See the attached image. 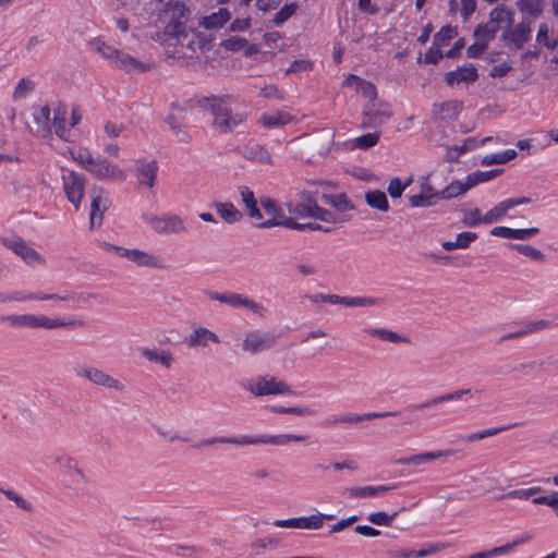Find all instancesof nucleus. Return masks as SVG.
<instances>
[{
    "mask_svg": "<svg viewBox=\"0 0 558 558\" xmlns=\"http://www.w3.org/2000/svg\"><path fill=\"white\" fill-rule=\"evenodd\" d=\"M308 439L307 435H294V434H281V435H243V436H218L202 439L193 445V448L201 449L203 447L211 446L215 444H231L236 446H248V445H274L283 446L290 441H305Z\"/></svg>",
    "mask_w": 558,
    "mask_h": 558,
    "instance_id": "1",
    "label": "nucleus"
},
{
    "mask_svg": "<svg viewBox=\"0 0 558 558\" xmlns=\"http://www.w3.org/2000/svg\"><path fill=\"white\" fill-rule=\"evenodd\" d=\"M1 323H8L11 327L46 328L53 329L60 327H85L83 319L50 318L45 315L34 314H11L0 315Z\"/></svg>",
    "mask_w": 558,
    "mask_h": 558,
    "instance_id": "2",
    "label": "nucleus"
},
{
    "mask_svg": "<svg viewBox=\"0 0 558 558\" xmlns=\"http://www.w3.org/2000/svg\"><path fill=\"white\" fill-rule=\"evenodd\" d=\"M317 191L304 190L299 194L300 203H284L287 211L298 218H313L319 221H332L331 211L317 204Z\"/></svg>",
    "mask_w": 558,
    "mask_h": 558,
    "instance_id": "3",
    "label": "nucleus"
},
{
    "mask_svg": "<svg viewBox=\"0 0 558 558\" xmlns=\"http://www.w3.org/2000/svg\"><path fill=\"white\" fill-rule=\"evenodd\" d=\"M241 386L255 397L276 395H299L291 386L276 377L257 376L255 379L241 383Z\"/></svg>",
    "mask_w": 558,
    "mask_h": 558,
    "instance_id": "4",
    "label": "nucleus"
},
{
    "mask_svg": "<svg viewBox=\"0 0 558 558\" xmlns=\"http://www.w3.org/2000/svg\"><path fill=\"white\" fill-rule=\"evenodd\" d=\"M259 205L264 211L270 216V218L266 220L263 218L258 222L254 223L255 228L271 229L275 227H282L289 229L293 217L292 215L287 216L282 206L276 199L268 196H263L259 198Z\"/></svg>",
    "mask_w": 558,
    "mask_h": 558,
    "instance_id": "5",
    "label": "nucleus"
},
{
    "mask_svg": "<svg viewBox=\"0 0 558 558\" xmlns=\"http://www.w3.org/2000/svg\"><path fill=\"white\" fill-rule=\"evenodd\" d=\"M232 99V96L229 94L226 95H210L201 97L197 100V105L199 108L207 110L213 116V128L220 132L219 122L222 119H227L229 114L230 106L228 101Z\"/></svg>",
    "mask_w": 558,
    "mask_h": 558,
    "instance_id": "6",
    "label": "nucleus"
},
{
    "mask_svg": "<svg viewBox=\"0 0 558 558\" xmlns=\"http://www.w3.org/2000/svg\"><path fill=\"white\" fill-rule=\"evenodd\" d=\"M333 513H314L304 517H294L289 519H277L272 524L277 527L318 530L324 525V521L335 520Z\"/></svg>",
    "mask_w": 558,
    "mask_h": 558,
    "instance_id": "7",
    "label": "nucleus"
},
{
    "mask_svg": "<svg viewBox=\"0 0 558 558\" xmlns=\"http://www.w3.org/2000/svg\"><path fill=\"white\" fill-rule=\"evenodd\" d=\"M90 198L89 228L93 230L96 221L97 227L102 225L104 214L111 206V201L108 197L107 191L98 185H94L90 189Z\"/></svg>",
    "mask_w": 558,
    "mask_h": 558,
    "instance_id": "8",
    "label": "nucleus"
},
{
    "mask_svg": "<svg viewBox=\"0 0 558 558\" xmlns=\"http://www.w3.org/2000/svg\"><path fill=\"white\" fill-rule=\"evenodd\" d=\"M74 372L76 376L83 377L95 385L114 389L118 391L124 389V385L120 380L93 366L86 364L78 365L74 367Z\"/></svg>",
    "mask_w": 558,
    "mask_h": 558,
    "instance_id": "9",
    "label": "nucleus"
},
{
    "mask_svg": "<svg viewBox=\"0 0 558 558\" xmlns=\"http://www.w3.org/2000/svg\"><path fill=\"white\" fill-rule=\"evenodd\" d=\"M277 338L278 336L272 332L253 330L245 336L242 349L256 354L272 348L277 342Z\"/></svg>",
    "mask_w": 558,
    "mask_h": 558,
    "instance_id": "10",
    "label": "nucleus"
},
{
    "mask_svg": "<svg viewBox=\"0 0 558 558\" xmlns=\"http://www.w3.org/2000/svg\"><path fill=\"white\" fill-rule=\"evenodd\" d=\"M0 241L3 246L12 250L17 256H20L26 264L31 266L45 263L43 256L36 250L28 246L25 240L21 236H16L13 240L1 238Z\"/></svg>",
    "mask_w": 558,
    "mask_h": 558,
    "instance_id": "11",
    "label": "nucleus"
},
{
    "mask_svg": "<svg viewBox=\"0 0 558 558\" xmlns=\"http://www.w3.org/2000/svg\"><path fill=\"white\" fill-rule=\"evenodd\" d=\"M86 171L99 180L114 179L124 181L126 179L125 172L105 157L94 158L90 166L86 167Z\"/></svg>",
    "mask_w": 558,
    "mask_h": 558,
    "instance_id": "12",
    "label": "nucleus"
},
{
    "mask_svg": "<svg viewBox=\"0 0 558 558\" xmlns=\"http://www.w3.org/2000/svg\"><path fill=\"white\" fill-rule=\"evenodd\" d=\"M63 190L66 196V199L76 208H80L82 198L84 196L85 190V178L84 175L75 172L69 171L66 175H63Z\"/></svg>",
    "mask_w": 558,
    "mask_h": 558,
    "instance_id": "13",
    "label": "nucleus"
},
{
    "mask_svg": "<svg viewBox=\"0 0 558 558\" xmlns=\"http://www.w3.org/2000/svg\"><path fill=\"white\" fill-rule=\"evenodd\" d=\"M142 218L158 233H180L185 230L182 219L177 215L157 217L143 213Z\"/></svg>",
    "mask_w": 558,
    "mask_h": 558,
    "instance_id": "14",
    "label": "nucleus"
},
{
    "mask_svg": "<svg viewBox=\"0 0 558 558\" xmlns=\"http://www.w3.org/2000/svg\"><path fill=\"white\" fill-rule=\"evenodd\" d=\"M478 71L474 63H464L457 66L454 70L448 71L444 74V81L447 86L453 87L461 83L473 84L478 80Z\"/></svg>",
    "mask_w": 558,
    "mask_h": 558,
    "instance_id": "15",
    "label": "nucleus"
},
{
    "mask_svg": "<svg viewBox=\"0 0 558 558\" xmlns=\"http://www.w3.org/2000/svg\"><path fill=\"white\" fill-rule=\"evenodd\" d=\"M448 545L445 543H428L425 544L421 549H388L387 555L389 558H424L429 555H434L445 549Z\"/></svg>",
    "mask_w": 558,
    "mask_h": 558,
    "instance_id": "16",
    "label": "nucleus"
},
{
    "mask_svg": "<svg viewBox=\"0 0 558 558\" xmlns=\"http://www.w3.org/2000/svg\"><path fill=\"white\" fill-rule=\"evenodd\" d=\"M531 26L530 22L524 21L517 24L514 28L505 29L501 34V40L512 44L515 49H521L530 39Z\"/></svg>",
    "mask_w": 558,
    "mask_h": 558,
    "instance_id": "17",
    "label": "nucleus"
},
{
    "mask_svg": "<svg viewBox=\"0 0 558 558\" xmlns=\"http://www.w3.org/2000/svg\"><path fill=\"white\" fill-rule=\"evenodd\" d=\"M239 192L246 216L257 221L262 220L264 216L260 210L259 201L256 199L254 192L248 186H240Z\"/></svg>",
    "mask_w": 558,
    "mask_h": 558,
    "instance_id": "18",
    "label": "nucleus"
},
{
    "mask_svg": "<svg viewBox=\"0 0 558 558\" xmlns=\"http://www.w3.org/2000/svg\"><path fill=\"white\" fill-rule=\"evenodd\" d=\"M230 11L227 8H219L217 12L202 16L198 24L205 29H220L230 21Z\"/></svg>",
    "mask_w": 558,
    "mask_h": 558,
    "instance_id": "19",
    "label": "nucleus"
},
{
    "mask_svg": "<svg viewBox=\"0 0 558 558\" xmlns=\"http://www.w3.org/2000/svg\"><path fill=\"white\" fill-rule=\"evenodd\" d=\"M136 170L142 177L140 184L146 185L147 187L155 185L158 172V162L156 160L145 161L144 159H138L136 161Z\"/></svg>",
    "mask_w": 558,
    "mask_h": 558,
    "instance_id": "20",
    "label": "nucleus"
},
{
    "mask_svg": "<svg viewBox=\"0 0 558 558\" xmlns=\"http://www.w3.org/2000/svg\"><path fill=\"white\" fill-rule=\"evenodd\" d=\"M208 341L219 343L220 339L217 333L205 327L194 329L186 339V343L190 348L206 347Z\"/></svg>",
    "mask_w": 558,
    "mask_h": 558,
    "instance_id": "21",
    "label": "nucleus"
},
{
    "mask_svg": "<svg viewBox=\"0 0 558 558\" xmlns=\"http://www.w3.org/2000/svg\"><path fill=\"white\" fill-rule=\"evenodd\" d=\"M322 201L335 208L340 213H345L355 209V205L352 203L351 198L345 193L339 194H323Z\"/></svg>",
    "mask_w": 558,
    "mask_h": 558,
    "instance_id": "22",
    "label": "nucleus"
},
{
    "mask_svg": "<svg viewBox=\"0 0 558 558\" xmlns=\"http://www.w3.org/2000/svg\"><path fill=\"white\" fill-rule=\"evenodd\" d=\"M364 199L366 205L381 213H387L390 208L387 195L381 190H369L365 192Z\"/></svg>",
    "mask_w": 558,
    "mask_h": 558,
    "instance_id": "23",
    "label": "nucleus"
},
{
    "mask_svg": "<svg viewBox=\"0 0 558 558\" xmlns=\"http://www.w3.org/2000/svg\"><path fill=\"white\" fill-rule=\"evenodd\" d=\"M241 154L247 160L271 163L270 153L260 144L245 145L241 149Z\"/></svg>",
    "mask_w": 558,
    "mask_h": 558,
    "instance_id": "24",
    "label": "nucleus"
},
{
    "mask_svg": "<svg viewBox=\"0 0 558 558\" xmlns=\"http://www.w3.org/2000/svg\"><path fill=\"white\" fill-rule=\"evenodd\" d=\"M214 207L226 223L233 225L243 218V214L230 202H216Z\"/></svg>",
    "mask_w": 558,
    "mask_h": 558,
    "instance_id": "25",
    "label": "nucleus"
},
{
    "mask_svg": "<svg viewBox=\"0 0 558 558\" xmlns=\"http://www.w3.org/2000/svg\"><path fill=\"white\" fill-rule=\"evenodd\" d=\"M434 111L439 113H444L440 117L441 120H451L456 121L463 108V102L460 100H448L441 104H434Z\"/></svg>",
    "mask_w": 558,
    "mask_h": 558,
    "instance_id": "26",
    "label": "nucleus"
},
{
    "mask_svg": "<svg viewBox=\"0 0 558 558\" xmlns=\"http://www.w3.org/2000/svg\"><path fill=\"white\" fill-rule=\"evenodd\" d=\"M68 107L65 104L60 102L54 109L53 126L56 135L63 141H68L66 135L69 130L65 128Z\"/></svg>",
    "mask_w": 558,
    "mask_h": 558,
    "instance_id": "27",
    "label": "nucleus"
},
{
    "mask_svg": "<svg viewBox=\"0 0 558 558\" xmlns=\"http://www.w3.org/2000/svg\"><path fill=\"white\" fill-rule=\"evenodd\" d=\"M293 117L283 111H277L276 114L263 113L258 119V123L266 129H275L278 126L287 125L292 121Z\"/></svg>",
    "mask_w": 558,
    "mask_h": 558,
    "instance_id": "28",
    "label": "nucleus"
},
{
    "mask_svg": "<svg viewBox=\"0 0 558 558\" xmlns=\"http://www.w3.org/2000/svg\"><path fill=\"white\" fill-rule=\"evenodd\" d=\"M518 156V153L515 149H506L500 153H494L486 155L482 158L481 165L482 166H493V165H505L513 159H515Z\"/></svg>",
    "mask_w": 558,
    "mask_h": 558,
    "instance_id": "29",
    "label": "nucleus"
},
{
    "mask_svg": "<svg viewBox=\"0 0 558 558\" xmlns=\"http://www.w3.org/2000/svg\"><path fill=\"white\" fill-rule=\"evenodd\" d=\"M522 424L523 423H513V424L504 425V426H499V427L486 428V429H483V430H480V432H476V433H472V434H469V435H465V436H461V440H464V441H468V442H473V441L482 440V439H484L486 437L494 436V435H496V434H498L500 432L508 430L510 428L521 426Z\"/></svg>",
    "mask_w": 558,
    "mask_h": 558,
    "instance_id": "30",
    "label": "nucleus"
},
{
    "mask_svg": "<svg viewBox=\"0 0 558 558\" xmlns=\"http://www.w3.org/2000/svg\"><path fill=\"white\" fill-rule=\"evenodd\" d=\"M506 246L509 250L517 251L520 254H522L535 262H545V259H546L545 254L541 250H538L530 244L506 243Z\"/></svg>",
    "mask_w": 558,
    "mask_h": 558,
    "instance_id": "31",
    "label": "nucleus"
},
{
    "mask_svg": "<svg viewBox=\"0 0 558 558\" xmlns=\"http://www.w3.org/2000/svg\"><path fill=\"white\" fill-rule=\"evenodd\" d=\"M374 106V101L367 104L362 112V116H369L375 121H381V124L391 118L392 112L390 111L389 105L387 102H380V108L378 109H375Z\"/></svg>",
    "mask_w": 558,
    "mask_h": 558,
    "instance_id": "32",
    "label": "nucleus"
},
{
    "mask_svg": "<svg viewBox=\"0 0 558 558\" xmlns=\"http://www.w3.org/2000/svg\"><path fill=\"white\" fill-rule=\"evenodd\" d=\"M192 11L189 5L183 0H179L178 5L174 8L173 13L171 14V19L168 23V26L179 27L181 24H186V22L191 19Z\"/></svg>",
    "mask_w": 558,
    "mask_h": 558,
    "instance_id": "33",
    "label": "nucleus"
},
{
    "mask_svg": "<svg viewBox=\"0 0 558 558\" xmlns=\"http://www.w3.org/2000/svg\"><path fill=\"white\" fill-rule=\"evenodd\" d=\"M367 332H368V335H371L373 337H378L379 339H381L384 341H389L392 343H398V342L410 343L411 342V339L409 337L399 335L398 332L392 331L390 329H386V328H371L369 330H367Z\"/></svg>",
    "mask_w": 558,
    "mask_h": 558,
    "instance_id": "34",
    "label": "nucleus"
},
{
    "mask_svg": "<svg viewBox=\"0 0 558 558\" xmlns=\"http://www.w3.org/2000/svg\"><path fill=\"white\" fill-rule=\"evenodd\" d=\"M458 35V27L444 25L433 37V45L441 48L447 46Z\"/></svg>",
    "mask_w": 558,
    "mask_h": 558,
    "instance_id": "35",
    "label": "nucleus"
},
{
    "mask_svg": "<svg viewBox=\"0 0 558 558\" xmlns=\"http://www.w3.org/2000/svg\"><path fill=\"white\" fill-rule=\"evenodd\" d=\"M210 300L218 301L220 303L228 304L232 307L241 306L242 294L230 292V293H219L211 290H206L204 292Z\"/></svg>",
    "mask_w": 558,
    "mask_h": 558,
    "instance_id": "36",
    "label": "nucleus"
},
{
    "mask_svg": "<svg viewBox=\"0 0 558 558\" xmlns=\"http://www.w3.org/2000/svg\"><path fill=\"white\" fill-rule=\"evenodd\" d=\"M404 508H401L392 513H387L386 511H376L372 512L367 515V521L377 526H391L393 520L398 517V514L403 511Z\"/></svg>",
    "mask_w": 558,
    "mask_h": 558,
    "instance_id": "37",
    "label": "nucleus"
},
{
    "mask_svg": "<svg viewBox=\"0 0 558 558\" xmlns=\"http://www.w3.org/2000/svg\"><path fill=\"white\" fill-rule=\"evenodd\" d=\"M299 2L292 1L283 4L279 11L271 19V23L276 26H280L289 21L298 11Z\"/></svg>",
    "mask_w": 558,
    "mask_h": 558,
    "instance_id": "38",
    "label": "nucleus"
},
{
    "mask_svg": "<svg viewBox=\"0 0 558 558\" xmlns=\"http://www.w3.org/2000/svg\"><path fill=\"white\" fill-rule=\"evenodd\" d=\"M461 398H462V396L460 393V390H456V391H452V392H449V393H446V395H441V396L432 398V399H429V400H427L426 402H423V403H418V404H414V405H409L408 410L409 411L421 410V409H424V408H428V407H432V405H436V404L442 403L445 401H452V400H458V399H461Z\"/></svg>",
    "mask_w": 558,
    "mask_h": 558,
    "instance_id": "39",
    "label": "nucleus"
},
{
    "mask_svg": "<svg viewBox=\"0 0 558 558\" xmlns=\"http://www.w3.org/2000/svg\"><path fill=\"white\" fill-rule=\"evenodd\" d=\"M142 354L149 362L159 363L167 368H169L173 362V357L169 352L158 351L156 349H143Z\"/></svg>",
    "mask_w": 558,
    "mask_h": 558,
    "instance_id": "40",
    "label": "nucleus"
},
{
    "mask_svg": "<svg viewBox=\"0 0 558 558\" xmlns=\"http://www.w3.org/2000/svg\"><path fill=\"white\" fill-rule=\"evenodd\" d=\"M137 266L141 267H150V268H162V259L159 256L149 254L147 252L137 250L135 259L133 262Z\"/></svg>",
    "mask_w": 558,
    "mask_h": 558,
    "instance_id": "41",
    "label": "nucleus"
},
{
    "mask_svg": "<svg viewBox=\"0 0 558 558\" xmlns=\"http://www.w3.org/2000/svg\"><path fill=\"white\" fill-rule=\"evenodd\" d=\"M246 120V113H235L232 114V109H229V114L227 119H222L220 124V133L227 134L232 132L238 125L243 123Z\"/></svg>",
    "mask_w": 558,
    "mask_h": 558,
    "instance_id": "42",
    "label": "nucleus"
},
{
    "mask_svg": "<svg viewBox=\"0 0 558 558\" xmlns=\"http://www.w3.org/2000/svg\"><path fill=\"white\" fill-rule=\"evenodd\" d=\"M500 26L492 25L489 23H480L474 27L473 36L476 39L487 40V43L495 38Z\"/></svg>",
    "mask_w": 558,
    "mask_h": 558,
    "instance_id": "43",
    "label": "nucleus"
},
{
    "mask_svg": "<svg viewBox=\"0 0 558 558\" xmlns=\"http://www.w3.org/2000/svg\"><path fill=\"white\" fill-rule=\"evenodd\" d=\"M509 205H507V201H502L500 202L499 204H497L495 207H493L492 209H489L485 215H484V223L485 225H492L494 222H497L499 220H501L506 215H507V211L509 210Z\"/></svg>",
    "mask_w": 558,
    "mask_h": 558,
    "instance_id": "44",
    "label": "nucleus"
},
{
    "mask_svg": "<svg viewBox=\"0 0 558 558\" xmlns=\"http://www.w3.org/2000/svg\"><path fill=\"white\" fill-rule=\"evenodd\" d=\"M517 7L521 12H526L533 17H538L544 10L543 0H518Z\"/></svg>",
    "mask_w": 558,
    "mask_h": 558,
    "instance_id": "45",
    "label": "nucleus"
},
{
    "mask_svg": "<svg viewBox=\"0 0 558 558\" xmlns=\"http://www.w3.org/2000/svg\"><path fill=\"white\" fill-rule=\"evenodd\" d=\"M289 229L295 231H320L324 233H330L335 230V228L325 227L317 222H299L294 217L291 221Z\"/></svg>",
    "mask_w": 558,
    "mask_h": 558,
    "instance_id": "46",
    "label": "nucleus"
},
{
    "mask_svg": "<svg viewBox=\"0 0 558 558\" xmlns=\"http://www.w3.org/2000/svg\"><path fill=\"white\" fill-rule=\"evenodd\" d=\"M380 302V299L369 296H342L341 305L350 307L374 306Z\"/></svg>",
    "mask_w": 558,
    "mask_h": 558,
    "instance_id": "47",
    "label": "nucleus"
},
{
    "mask_svg": "<svg viewBox=\"0 0 558 558\" xmlns=\"http://www.w3.org/2000/svg\"><path fill=\"white\" fill-rule=\"evenodd\" d=\"M532 537L533 536L531 534H525L521 537L513 539L510 543H507V544L498 546V547H494L489 550L490 557L507 554L510 550L514 549L515 547L529 542L530 539H532Z\"/></svg>",
    "mask_w": 558,
    "mask_h": 558,
    "instance_id": "48",
    "label": "nucleus"
},
{
    "mask_svg": "<svg viewBox=\"0 0 558 558\" xmlns=\"http://www.w3.org/2000/svg\"><path fill=\"white\" fill-rule=\"evenodd\" d=\"M380 132L365 133L354 140V147L367 150L379 142Z\"/></svg>",
    "mask_w": 558,
    "mask_h": 558,
    "instance_id": "49",
    "label": "nucleus"
},
{
    "mask_svg": "<svg viewBox=\"0 0 558 558\" xmlns=\"http://www.w3.org/2000/svg\"><path fill=\"white\" fill-rule=\"evenodd\" d=\"M92 45L96 46V51L99 52L105 59L116 62L120 52L119 49L107 45L100 39H96L94 43H92Z\"/></svg>",
    "mask_w": 558,
    "mask_h": 558,
    "instance_id": "50",
    "label": "nucleus"
},
{
    "mask_svg": "<svg viewBox=\"0 0 558 558\" xmlns=\"http://www.w3.org/2000/svg\"><path fill=\"white\" fill-rule=\"evenodd\" d=\"M534 505H546L550 507L558 517V492L553 490L549 495H541L532 499Z\"/></svg>",
    "mask_w": 558,
    "mask_h": 558,
    "instance_id": "51",
    "label": "nucleus"
},
{
    "mask_svg": "<svg viewBox=\"0 0 558 558\" xmlns=\"http://www.w3.org/2000/svg\"><path fill=\"white\" fill-rule=\"evenodd\" d=\"M464 217L461 222L469 228H474L478 225L484 223V216H482L481 210L478 208H474L471 210H463Z\"/></svg>",
    "mask_w": 558,
    "mask_h": 558,
    "instance_id": "52",
    "label": "nucleus"
},
{
    "mask_svg": "<svg viewBox=\"0 0 558 558\" xmlns=\"http://www.w3.org/2000/svg\"><path fill=\"white\" fill-rule=\"evenodd\" d=\"M247 45V40L244 37L231 36L220 41V47L227 51L236 52L243 49Z\"/></svg>",
    "mask_w": 558,
    "mask_h": 558,
    "instance_id": "53",
    "label": "nucleus"
},
{
    "mask_svg": "<svg viewBox=\"0 0 558 558\" xmlns=\"http://www.w3.org/2000/svg\"><path fill=\"white\" fill-rule=\"evenodd\" d=\"M544 492V489L539 486L530 487V488H520L510 490L504 496L506 498H518V499H529L530 497H533L539 493Z\"/></svg>",
    "mask_w": 558,
    "mask_h": 558,
    "instance_id": "54",
    "label": "nucleus"
},
{
    "mask_svg": "<svg viewBox=\"0 0 558 558\" xmlns=\"http://www.w3.org/2000/svg\"><path fill=\"white\" fill-rule=\"evenodd\" d=\"M0 492L9 499V500H12L15 502V505L25 510V511H28V512H32L33 511V506L27 501L25 500L21 495H19L14 490H11V489H3V488H0Z\"/></svg>",
    "mask_w": 558,
    "mask_h": 558,
    "instance_id": "55",
    "label": "nucleus"
},
{
    "mask_svg": "<svg viewBox=\"0 0 558 558\" xmlns=\"http://www.w3.org/2000/svg\"><path fill=\"white\" fill-rule=\"evenodd\" d=\"M489 140H490V137H485L481 141H477L475 137H466L463 141L462 145H460V146L453 145L452 150L459 153V156H461L462 154H465V153L476 148L477 146L484 144L485 142H487Z\"/></svg>",
    "mask_w": 558,
    "mask_h": 558,
    "instance_id": "56",
    "label": "nucleus"
},
{
    "mask_svg": "<svg viewBox=\"0 0 558 558\" xmlns=\"http://www.w3.org/2000/svg\"><path fill=\"white\" fill-rule=\"evenodd\" d=\"M342 494L351 498L375 497L374 486L348 487Z\"/></svg>",
    "mask_w": 558,
    "mask_h": 558,
    "instance_id": "57",
    "label": "nucleus"
},
{
    "mask_svg": "<svg viewBox=\"0 0 558 558\" xmlns=\"http://www.w3.org/2000/svg\"><path fill=\"white\" fill-rule=\"evenodd\" d=\"M314 68V62L307 59H299L292 61L290 66L286 70V74H295L301 72H310Z\"/></svg>",
    "mask_w": 558,
    "mask_h": 558,
    "instance_id": "58",
    "label": "nucleus"
},
{
    "mask_svg": "<svg viewBox=\"0 0 558 558\" xmlns=\"http://www.w3.org/2000/svg\"><path fill=\"white\" fill-rule=\"evenodd\" d=\"M487 48V40L476 39V41L466 48V57L470 59H478L484 54Z\"/></svg>",
    "mask_w": 558,
    "mask_h": 558,
    "instance_id": "59",
    "label": "nucleus"
},
{
    "mask_svg": "<svg viewBox=\"0 0 558 558\" xmlns=\"http://www.w3.org/2000/svg\"><path fill=\"white\" fill-rule=\"evenodd\" d=\"M407 189V184H402L399 177H393L387 186V193L391 199L400 198Z\"/></svg>",
    "mask_w": 558,
    "mask_h": 558,
    "instance_id": "60",
    "label": "nucleus"
},
{
    "mask_svg": "<svg viewBox=\"0 0 558 558\" xmlns=\"http://www.w3.org/2000/svg\"><path fill=\"white\" fill-rule=\"evenodd\" d=\"M409 202L411 207L413 208H422V207H432L435 205L433 197L425 193H418L415 195H411L409 197Z\"/></svg>",
    "mask_w": 558,
    "mask_h": 558,
    "instance_id": "61",
    "label": "nucleus"
},
{
    "mask_svg": "<svg viewBox=\"0 0 558 558\" xmlns=\"http://www.w3.org/2000/svg\"><path fill=\"white\" fill-rule=\"evenodd\" d=\"M442 58H445V51H442L441 48L433 45L425 52L423 61L425 64L436 65Z\"/></svg>",
    "mask_w": 558,
    "mask_h": 558,
    "instance_id": "62",
    "label": "nucleus"
},
{
    "mask_svg": "<svg viewBox=\"0 0 558 558\" xmlns=\"http://www.w3.org/2000/svg\"><path fill=\"white\" fill-rule=\"evenodd\" d=\"M464 181L466 186H469V190H471L481 183L488 182L489 179L486 171L476 170L474 172L468 173Z\"/></svg>",
    "mask_w": 558,
    "mask_h": 558,
    "instance_id": "63",
    "label": "nucleus"
},
{
    "mask_svg": "<svg viewBox=\"0 0 558 558\" xmlns=\"http://www.w3.org/2000/svg\"><path fill=\"white\" fill-rule=\"evenodd\" d=\"M71 157L73 160L78 162L85 170L86 167H89L94 157L89 153L87 148H80L77 151H71Z\"/></svg>",
    "mask_w": 558,
    "mask_h": 558,
    "instance_id": "64",
    "label": "nucleus"
}]
</instances>
